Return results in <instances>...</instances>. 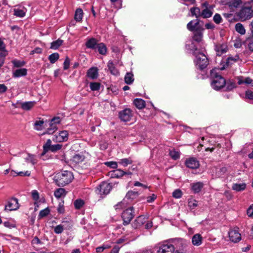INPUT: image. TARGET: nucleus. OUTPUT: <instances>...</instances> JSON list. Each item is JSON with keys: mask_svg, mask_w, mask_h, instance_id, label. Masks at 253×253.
Here are the masks:
<instances>
[{"mask_svg": "<svg viewBox=\"0 0 253 253\" xmlns=\"http://www.w3.org/2000/svg\"><path fill=\"white\" fill-rule=\"evenodd\" d=\"M214 6L210 4L207 1H205L201 4V8L193 7L190 8V11L192 16L196 18H208L211 16L213 14Z\"/></svg>", "mask_w": 253, "mask_h": 253, "instance_id": "f257e3e1", "label": "nucleus"}, {"mask_svg": "<svg viewBox=\"0 0 253 253\" xmlns=\"http://www.w3.org/2000/svg\"><path fill=\"white\" fill-rule=\"evenodd\" d=\"M189 48L193 51V54L195 56L194 62L196 67L200 70L205 69L209 64V60L206 55L203 53V50L200 51L194 44L193 42L189 45Z\"/></svg>", "mask_w": 253, "mask_h": 253, "instance_id": "f03ea898", "label": "nucleus"}, {"mask_svg": "<svg viewBox=\"0 0 253 253\" xmlns=\"http://www.w3.org/2000/svg\"><path fill=\"white\" fill-rule=\"evenodd\" d=\"M74 178L71 171H63L56 173L54 177V181L58 186H64L70 183Z\"/></svg>", "mask_w": 253, "mask_h": 253, "instance_id": "7ed1b4c3", "label": "nucleus"}, {"mask_svg": "<svg viewBox=\"0 0 253 253\" xmlns=\"http://www.w3.org/2000/svg\"><path fill=\"white\" fill-rule=\"evenodd\" d=\"M218 69H214L211 71V77L212 79L211 85L212 87L216 90L223 88L226 84L225 80L217 72Z\"/></svg>", "mask_w": 253, "mask_h": 253, "instance_id": "20e7f679", "label": "nucleus"}, {"mask_svg": "<svg viewBox=\"0 0 253 253\" xmlns=\"http://www.w3.org/2000/svg\"><path fill=\"white\" fill-rule=\"evenodd\" d=\"M174 250L173 244L165 241L159 245L157 253H174Z\"/></svg>", "mask_w": 253, "mask_h": 253, "instance_id": "39448f33", "label": "nucleus"}, {"mask_svg": "<svg viewBox=\"0 0 253 253\" xmlns=\"http://www.w3.org/2000/svg\"><path fill=\"white\" fill-rule=\"evenodd\" d=\"M123 219V224L125 225L128 224L132 219L134 217L133 208L130 207L123 211L122 214Z\"/></svg>", "mask_w": 253, "mask_h": 253, "instance_id": "423d86ee", "label": "nucleus"}, {"mask_svg": "<svg viewBox=\"0 0 253 253\" xmlns=\"http://www.w3.org/2000/svg\"><path fill=\"white\" fill-rule=\"evenodd\" d=\"M253 11L250 7H243L238 13V16L242 20L250 19L253 16Z\"/></svg>", "mask_w": 253, "mask_h": 253, "instance_id": "0eeeda50", "label": "nucleus"}, {"mask_svg": "<svg viewBox=\"0 0 253 253\" xmlns=\"http://www.w3.org/2000/svg\"><path fill=\"white\" fill-rule=\"evenodd\" d=\"M111 189V186L109 183L102 182L96 188V192L100 195H107L110 192Z\"/></svg>", "mask_w": 253, "mask_h": 253, "instance_id": "6e6552de", "label": "nucleus"}, {"mask_svg": "<svg viewBox=\"0 0 253 253\" xmlns=\"http://www.w3.org/2000/svg\"><path fill=\"white\" fill-rule=\"evenodd\" d=\"M69 132L67 130L60 131L58 134L53 135L52 140L56 142H66L68 140Z\"/></svg>", "mask_w": 253, "mask_h": 253, "instance_id": "1a4fd4ad", "label": "nucleus"}, {"mask_svg": "<svg viewBox=\"0 0 253 253\" xmlns=\"http://www.w3.org/2000/svg\"><path fill=\"white\" fill-rule=\"evenodd\" d=\"M189 242L183 239H175L173 240L175 250H186Z\"/></svg>", "mask_w": 253, "mask_h": 253, "instance_id": "9d476101", "label": "nucleus"}, {"mask_svg": "<svg viewBox=\"0 0 253 253\" xmlns=\"http://www.w3.org/2000/svg\"><path fill=\"white\" fill-rule=\"evenodd\" d=\"M228 235L230 240L234 243H237L241 240V235L238 228L231 229L228 232Z\"/></svg>", "mask_w": 253, "mask_h": 253, "instance_id": "9b49d317", "label": "nucleus"}, {"mask_svg": "<svg viewBox=\"0 0 253 253\" xmlns=\"http://www.w3.org/2000/svg\"><path fill=\"white\" fill-rule=\"evenodd\" d=\"M19 207V204L18 199L12 198L7 201V204L5 206V210L8 211L16 210Z\"/></svg>", "mask_w": 253, "mask_h": 253, "instance_id": "f8f14e48", "label": "nucleus"}, {"mask_svg": "<svg viewBox=\"0 0 253 253\" xmlns=\"http://www.w3.org/2000/svg\"><path fill=\"white\" fill-rule=\"evenodd\" d=\"M119 118L123 122H128L130 120L132 114L129 109H125L119 112Z\"/></svg>", "mask_w": 253, "mask_h": 253, "instance_id": "ddd939ff", "label": "nucleus"}, {"mask_svg": "<svg viewBox=\"0 0 253 253\" xmlns=\"http://www.w3.org/2000/svg\"><path fill=\"white\" fill-rule=\"evenodd\" d=\"M237 83L239 84H245L253 87V80L250 77L239 76L237 78Z\"/></svg>", "mask_w": 253, "mask_h": 253, "instance_id": "4468645a", "label": "nucleus"}, {"mask_svg": "<svg viewBox=\"0 0 253 253\" xmlns=\"http://www.w3.org/2000/svg\"><path fill=\"white\" fill-rule=\"evenodd\" d=\"M187 167L191 169H196L199 168L200 164L199 161L194 158H190L185 162Z\"/></svg>", "mask_w": 253, "mask_h": 253, "instance_id": "2eb2a0df", "label": "nucleus"}, {"mask_svg": "<svg viewBox=\"0 0 253 253\" xmlns=\"http://www.w3.org/2000/svg\"><path fill=\"white\" fill-rule=\"evenodd\" d=\"M214 49L216 51V55L218 56H221L222 54L227 52L228 47L226 43H222L216 44L215 45Z\"/></svg>", "mask_w": 253, "mask_h": 253, "instance_id": "dca6fc26", "label": "nucleus"}, {"mask_svg": "<svg viewBox=\"0 0 253 253\" xmlns=\"http://www.w3.org/2000/svg\"><path fill=\"white\" fill-rule=\"evenodd\" d=\"M97 44V40L95 38H91L87 40L85 46L87 48L95 49Z\"/></svg>", "mask_w": 253, "mask_h": 253, "instance_id": "f3484780", "label": "nucleus"}, {"mask_svg": "<svg viewBox=\"0 0 253 253\" xmlns=\"http://www.w3.org/2000/svg\"><path fill=\"white\" fill-rule=\"evenodd\" d=\"M85 159V156L82 153L75 154L72 158V161L75 164L83 162Z\"/></svg>", "mask_w": 253, "mask_h": 253, "instance_id": "a211bd4d", "label": "nucleus"}, {"mask_svg": "<svg viewBox=\"0 0 253 253\" xmlns=\"http://www.w3.org/2000/svg\"><path fill=\"white\" fill-rule=\"evenodd\" d=\"M98 69L96 67H92L88 69L87 76L91 79H96L98 77Z\"/></svg>", "mask_w": 253, "mask_h": 253, "instance_id": "6ab92c4d", "label": "nucleus"}, {"mask_svg": "<svg viewBox=\"0 0 253 253\" xmlns=\"http://www.w3.org/2000/svg\"><path fill=\"white\" fill-rule=\"evenodd\" d=\"M202 237L199 234L194 235L192 238V243L194 246H199L202 244Z\"/></svg>", "mask_w": 253, "mask_h": 253, "instance_id": "aec40b11", "label": "nucleus"}, {"mask_svg": "<svg viewBox=\"0 0 253 253\" xmlns=\"http://www.w3.org/2000/svg\"><path fill=\"white\" fill-rule=\"evenodd\" d=\"M69 224V221H64L62 222V224L57 225L54 228V232L56 234L61 233L64 229H67V227H65V224Z\"/></svg>", "mask_w": 253, "mask_h": 253, "instance_id": "412c9836", "label": "nucleus"}, {"mask_svg": "<svg viewBox=\"0 0 253 253\" xmlns=\"http://www.w3.org/2000/svg\"><path fill=\"white\" fill-rule=\"evenodd\" d=\"M26 11V9L24 7L22 9L15 8L13 9V14L17 17L22 18L25 16Z\"/></svg>", "mask_w": 253, "mask_h": 253, "instance_id": "4be33fe9", "label": "nucleus"}, {"mask_svg": "<svg viewBox=\"0 0 253 253\" xmlns=\"http://www.w3.org/2000/svg\"><path fill=\"white\" fill-rule=\"evenodd\" d=\"M110 175L112 177L120 178L125 175V171L121 169H117L111 171Z\"/></svg>", "mask_w": 253, "mask_h": 253, "instance_id": "5701e85b", "label": "nucleus"}, {"mask_svg": "<svg viewBox=\"0 0 253 253\" xmlns=\"http://www.w3.org/2000/svg\"><path fill=\"white\" fill-rule=\"evenodd\" d=\"M203 187V184L202 182H198L191 184V189L194 193H199Z\"/></svg>", "mask_w": 253, "mask_h": 253, "instance_id": "b1692460", "label": "nucleus"}, {"mask_svg": "<svg viewBox=\"0 0 253 253\" xmlns=\"http://www.w3.org/2000/svg\"><path fill=\"white\" fill-rule=\"evenodd\" d=\"M199 20L198 18L195 20L190 21L187 25V29L190 31H195L197 26L199 25Z\"/></svg>", "mask_w": 253, "mask_h": 253, "instance_id": "393cba45", "label": "nucleus"}, {"mask_svg": "<svg viewBox=\"0 0 253 253\" xmlns=\"http://www.w3.org/2000/svg\"><path fill=\"white\" fill-rule=\"evenodd\" d=\"M27 74V69L25 68H21L16 70L13 73V77L14 78H18L22 76H24Z\"/></svg>", "mask_w": 253, "mask_h": 253, "instance_id": "a878e982", "label": "nucleus"}, {"mask_svg": "<svg viewBox=\"0 0 253 253\" xmlns=\"http://www.w3.org/2000/svg\"><path fill=\"white\" fill-rule=\"evenodd\" d=\"M133 103L136 107L139 109H141L145 106V102L142 99L136 98L134 100Z\"/></svg>", "mask_w": 253, "mask_h": 253, "instance_id": "bb28decb", "label": "nucleus"}, {"mask_svg": "<svg viewBox=\"0 0 253 253\" xmlns=\"http://www.w3.org/2000/svg\"><path fill=\"white\" fill-rule=\"evenodd\" d=\"M58 129V127L57 126H55V125H53V123H49V126L46 130V131L44 132L43 134H52L54 132H55Z\"/></svg>", "mask_w": 253, "mask_h": 253, "instance_id": "cd10ccee", "label": "nucleus"}, {"mask_svg": "<svg viewBox=\"0 0 253 253\" xmlns=\"http://www.w3.org/2000/svg\"><path fill=\"white\" fill-rule=\"evenodd\" d=\"M239 60V56L236 54L234 56H230L226 59V64L230 66Z\"/></svg>", "mask_w": 253, "mask_h": 253, "instance_id": "c85d7f7f", "label": "nucleus"}, {"mask_svg": "<svg viewBox=\"0 0 253 253\" xmlns=\"http://www.w3.org/2000/svg\"><path fill=\"white\" fill-rule=\"evenodd\" d=\"M203 39V33L200 31H196L194 33L193 40L197 42H202Z\"/></svg>", "mask_w": 253, "mask_h": 253, "instance_id": "c756f323", "label": "nucleus"}, {"mask_svg": "<svg viewBox=\"0 0 253 253\" xmlns=\"http://www.w3.org/2000/svg\"><path fill=\"white\" fill-rule=\"evenodd\" d=\"M108 69L111 73L114 75H119V72L115 67L112 61H109L108 63Z\"/></svg>", "mask_w": 253, "mask_h": 253, "instance_id": "7c9ffc66", "label": "nucleus"}, {"mask_svg": "<svg viewBox=\"0 0 253 253\" xmlns=\"http://www.w3.org/2000/svg\"><path fill=\"white\" fill-rule=\"evenodd\" d=\"M246 184L244 183H235L233 184L232 189L236 191H241L245 189Z\"/></svg>", "mask_w": 253, "mask_h": 253, "instance_id": "2f4dec72", "label": "nucleus"}, {"mask_svg": "<svg viewBox=\"0 0 253 253\" xmlns=\"http://www.w3.org/2000/svg\"><path fill=\"white\" fill-rule=\"evenodd\" d=\"M125 82L127 84H131L134 81L133 75L131 73H127L125 76Z\"/></svg>", "mask_w": 253, "mask_h": 253, "instance_id": "473e14b6", "label": "nucleus"}, {"mask_svg": "<svg viewBox=\"0 0 253 253\" xmlns=\"http://www.w3.org/2000/svg\"><path fill=\"white\" fill-rule=\"evenodd\" d=\"M66 192L64 188H58L54 192V195L57 198H60L66 195Z\"/></svg>", "mask_w": 253, "mask_h": 253, "instance_id": "72a5a7b5", "label": "nucleus"}, {"mask_svg": "<svg viewBox=\"0 0 253 253\" xmlns=\"http://www.w3.org/2000/svg\"><path fill=\"white\" fill-rule=\"evenodd\" d=\"M96 48H97L98 51L100 54L104 55L106 53L107 48L103 43H98Z\"/></svg>", "mask_w": 253, "mask_h": 253, "instance_id": "f704fd0d", "label": "nucleus"}, {"mask_svg": "<svg viewBox=\"0 0 253 253\" xmlns=\"http://www.w3.org/2000/svg\"><path fill=\"white\" fill-rule=\"evenodd\" d=\"M138 195V193L137 192L129 191H128L126 196L125 197V199L126 200H133L136 198Z\"/></svg>", "mask_w": 253, "mask_h": 253, "instance_id": "c9c22d12", "label": "nucleus"}, {"mask_svg": "<svg viewBox=\"0 0 253 253\" xmlns=\"http://www.w3.org/2000/svg\"><path fill=\"white\" fill-rule=\"evenodd\" d=\"M43 120L36 121L34 123V128L37 130H41L43 128Z\"/></svg>", "mask_w": 253, "mask_h": 253, "instance_id": "e433bc0d", "label": "nucleus"}, {"mask_svg": "<svg viewBox=\"0 0 253 253\" xmlns=\"http://www.w3.org/2000/svg\"><path fill=\"white\" fill-rule=\"evenodd\" d=\"M119 164L124 167H126L128 165L131 164L132 163V160L130 158L122 159L118 162Z\"/></svg>", "mask_w": 253, "mask_h": 253, "instance_id": "4c0bfd02", "label": "nucleus"}, {"mask_svg": "<svg viewBox=\"0 0 253 253\" xmlns=\"http://www.w3.org/2000/svg\"><path fill=\"white\" fill-rule=\"evenodd\" d=\"M34 105V102H25L21 103V107L23 110H29L33 107Z\"/></svg>", "mask_w": 253, "mask_h": 253, "instance_id": "58836bf2", "label": "nucleus"}, {"mask_svg": "<svg viewBox=\"0 0 253 253\" xmlns=\"http://www.w3.org/2000/svg\"><path fill=\"white\" fill-rule=\"evenodd\" d=\"M235 29L236 31L241 35H244L246 33V30L241 23H237L235 25Z\"/></svg>", "mask_w": 253, "mask_h": 253, "instance_id": "ea45409f", "label": "nucleus"}, {"mask_svg": "<svg viewBox=\"0 0 253 253\" xmlns=\"http://www.w3.org/2000/svg\"><path fill=\"white\" fill-rule=\"evenodd\" d=\"M26 162L28 163H31L33 165L36 163V159L33 155L28 154L27 156L25 158Z\"/></svg>", "mask_w": 253, "mask_h": 253, "instance_id": "a19ab883", "label": "nucleus"}, {"mask_svg": "<svg viewBox=\"0 0 253 253\" xmlns=\"http://www.w3.org/2000/svg\"><path fill=\"white\" fill-rule=\"evenodd\" d=\"M62 43L63 41L60 39L54 41L51 43L50 48L53 49H57L62 45Z\"/></svg>", "mask_w": 253, "mask_h": 253, "instance_id": "79ce46f5", "label": "nucleus"}, {"mask_svg": "<svg viewBox=\"0 0 253 253\" xmlns=\"http://www.w3.org/2000/svg\"><path fill=\"white\" fill-rule=\"evenodd\" d=\"M59 58V54L57 53H53L48 56V59L52 64L55 63Z\"/></svg>", "mask_w": 253, "mask_h": 253, "instance_id": "37998d69", "label": "nucleus"}, {"mask_svg": "<svg viewBox=\"0 0 253 253\" xmlns=\"http://www.w3.org/2000/svg\"><path fill=\"white\" fill-rule=\"evenodd\" d=\"M83 10L81 9H77L76 11L75 19L77 21H80L83 18Z\"/></svg>", "mask_w": 253, "mask_h": 253, "instance_id": "c03bdc74", "label": "nucleus"}, {"mask_svg": "<svg viewBox=\"0 0 253 253\" xmlns=\"http://www.w3.org/2000/svg\"><path fill=\"white\" fill-rule=\"evenodd\" d=\"M126 204L127 201L125 198L122 201L116 205L114 207L116 210H121L124 208H125L126 206Z\"/></svg>", "mask_w": 253, "mask_h": 253, "instance_id": "a18cd8bd", "label": "nucleus"}, {"mask_svg": "<svg viewBox=\"0 0 253 253\" xmlns=\"http://www.w3.org/2000/svg\"><path fill=\"white\" fill-rule=\"evenodd\" d=\"M51 146V140L49 139H47L46 143L43 145L44 153H45L49 151Z\"/></svg>", "mask_w": 253, "mask_h": 253, "instance_id": "49530a36", "label": "nucleus"}, {"mask_svg": "<svg viewBox=\"0 0 253 253\" xmlns=\"http://www.w3.org/2000/svg\"><path fill=\"white\" fill-rule=\"evenodd\" d=\"M84 201L80 199H77L75 201L74 204L76 209H81L84 205Z\"/></svg>", "mask_w": 253, "mask_h": 253, "instance_id": "de8ad7c7", "label": "nucleus"}, {"mask_svg": "<svg viewBox=\"0 0 253 253\" xmlns=\"http://www.w3.org/2000/svg\"><path fill=\"white\" fill-rule=\"evenodd\" d=\"M89 86L91 90L97 91L100 89V84L99 83L92 82L90 83Z\"/></svg>", "mask_w": 253, "mask_h": 253, "instance_id": "09e8293b", "label": "nucleus"}, {"mask_svg": "<svg viewBox=\"0 0 253 253\" xmlns=\"http://www.w3.org/2000/svg\"><path fill=\"white\" fill-rule=\"evenodd\" d=\"M227 169L225 167H222L216 169V175L218 177L222 176L226 172Z\"/></svg>", "mask_w": 253, "mask_h": 253, "instance_id": "8fccbe9b", "label": "nucleus"}, {"mask_svg": "<svg viewBox=\"0 0 253 253\" xmlns=\"http://www.w3.org/2000/svg\"><path fill=\"white\" fill-rule=\"evenodd\" d=\"M145 222V218L143 216H139L135 220V222L136 223L137 226L143 225Z\"/></svg>", "mask_w": 253, "mask_h": 253, "instance_id": "3c124183", "label": "nucleus"}, {"mask_svg": "<svg viewBox=\"0 0 253 253\" xmlns=\"http://www.w3.org/2000/svg\"><path fill=\"white\" fill-rule=\"evenodd\" d=\"M169 155L173 160H177L180 156V153L172 150L169 151Z\"/></svg>", "mask_w": 253, "mask_h": 253, "instance_id": "603ef678", "label": "nucleus"}, {"mask_svg": "<svg viewBox=\"0 0 253 253\" xmlns=\"http://www.w3.org/2000/svg\"><path fill=\"white\" fill-rule=\"evenodd\" d=\"M62 145L60 144L52 145L49 151H50L52 152H55L60 150L62 148Z\"/></svg>", "mask_w": 253, "mask_h": 253, "instance_id": "864d4df0", "label": "nucleus"}, {"mask_svg": "<svg viewBox=\"0 0 253 253\" xmlns=\"http://www.w3.org/2000/svg\"><path fill=\"white\" fill-rule=\"evenodd\" d=\"M241 0H229V4L231 6L237 7L241 3Z\"/></svg>", "mask_w": 253, "mask_h": 253, "instance_id": "5fc2aeb1", "label": "nucleus"}, {"mask_svg": "<svg viewBox=\"0 0 253 253\" xmlns=\"http://www.w3.org/2000/svg\"><path fill=\"white\" fill-rule=\"evenodd\" d=\"M213 21L217 24H220L222 20L221 15L218 13H216L213 17Z\"/></svg>", "mask_w": 253, "mask_h": 253, "instance_id": "6e6d98bb", "label": "nucleus"}, {"mask_svg": "<svg viewBox=\"0 0 253 253\" xmlns=\"http://www.w3.org/2000/svg\"><path fill=\"white\" fill-rule=\"evenodd\" d=\"M182 195V191L180 189H176L172 193L173 197L178 199L181 197Z\"/></svg>", "mask_w": 253, "mask_h": 253, "instance_id": "4d7b16f0", "label": "nucleus"}, {"mask_svg": "<svg viewBox=\"0 0 253 253\" xmlns=\"http://www.w3.org/2000/svg\"><path fill=\"white\" fill-rule=\"evenodd\" d=\"M198 205L197 201L194 199H189L188 200V206L192 209H194Z\"/></svg>", "mask_w": 253, "mask_h": 253, "instance_id": "13d9d810", "label": "nucleus"}, {"mask_svg": "<svg viewBox=\"0 0 253 253\" xmlns=\"http://www.w3.org/2000/svg\"><path fill=\"white\" fill-rule=\"evenodd\" d=\"M13 65L16 67H20L24 66L25 62L22 61L14 60L12 61Z\"/></svg>", "mask_w": 253, "mask_h": 253, "instance_id": "bf43d9fd", "label": "nucleus"}, {"mask_svg": "<svg viewBox=\"0 0 253 253\" xmlns=\"http://www.w3.org/2000/svg\"><path fill=\"white\" fill-rule=\"evenodd\" d=\"M61 121V119L59 117H55L50 120V122L57 126L58 125L60 124Z\"/></svg>", "mask_w": 253, "mask_h": 253, "instance_id": "052dcab7", "label": "nucleus"}, {"mask_svg": "<svg viewBox=\"0 0 253 253\" xmlns=\"http://www.w3.org/2000/svg\"><path fill=\"white\" fill-rule=\"evenodd\" d=\"M49 210L48 208L44 209L40 211L39 216L40 217H43L47 216L49 213Z\"/></svg>", "mask_w": 253, "mask_h": 253, "instance_id": "680f3d73", "label": "nucleus"}, {"mask_svg": "<svg viewBox=\"0 0 253 253\" xmlns=\"http://www.w3.org/2000/svg\"><path fill=\"white\" fill-rule=\"evenodd\" d=\"M110 246H108L107 245H103L101 246L98 247L96 248V251L97 253H101L104 251V250L106 249L109 248Z\"/></svg>", "mask_w": 253, "mask_h": 253, "instance_id": "e2e57ef3", "label": "nucleus"}, {"mask_svg": "<svg viewBox=\"0 0 253 253\" xmlns=\"http://www.w3.org/2000/svg\"><path fill=\"white\" fill-rule=\"evenodd\" d=\"M105 165L113 169H116L118 166L117 163L116 162H108L105 163Z\"/></svg>", "mask_w": 253, "mask_h": 253, "instance_id": "0e129e2a", "label": "nucleus"}, {"mask_svg": "<svg viewBox=\"0 0 253 253\" xmlns=\"http://www.w3.org/2000/svg\"><path fill=\"white\" fill-rule=\"evenodd\" d=\"M70 60L69 57H67L64 62V69L67 70L70 66Z\"/></svg>", "mask_w": 253, "mask_h": 253, "instance_id": "69168bd1", "label": "nucleus"}, {"mask_svg": "<svg viewBox=\"0 0 253 253\" xmlns=\"http://www.w3.org/2000/svg\"><path fill=\"white\" fill-rule=\"evenodd\" d=\"M247 213L249 216L253 217V204L248 209Z\"/></svg>", "mask_w": 253, "mask_h": 253, "instance_id": "338daca9", "label": "nucleus"}, {"mask_svg": "<svg viewBox=\"0 0 253 253\" xmlns=\"http://www.w3.org/2000/svg\"><path fill=\"white\" fill-rule=\"evenodd\" d=\"M246 97L250 99H253V91L251 90L246 91Z\"/></svg>", "mask_w": 253, "mask_h": 253, "instance_id": "774afa93", "label": "nucleus"}]
</instances>
